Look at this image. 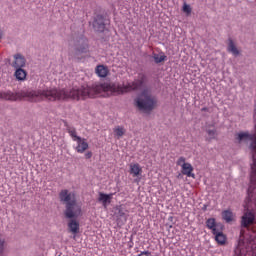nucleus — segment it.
<instances>
[{
    "label": "nucleus",
    "instance_id": "f257e3e1",
    "mask_svg": "<svg viewBox=\"0 0 256 256\" xmlns=\"http://www.w3.org/2000/svg\"><path fill=\"white\" fill-rule=\"evenodd\" d=\"M109 91V84H94L91 87L86 85L81 88H46L43 90L11 92V90L0 92V99L5 101H19L21 99H41L46 101H67L74 99H93L99 93Z\"/></svg>",
    "mask_w": 256,
    "mask_h": 256
},
{
    "label": "nucleus",
    "instance_id": "f03ea898",
    "mask_svg": "<svg viewBox=\"0 0 256 256\" xmlns=\"http://www.w3.org/2000/svg\"><path fill=\"white\" fill-rule=\"evenodd\" d=\"M59 200L65 205L64 215L66 219H70L68 222V229L73 235L79 233V221L76 219L81 217L82 209L81 205L77 203L75 193L69 192L67 189H63L59 193Z\"/></svg>",
    "mask_w": 256,
    "mask_h": 256
},
{
    "label": "nucleus",
    "instance_id": "7ed1b4c3",
    "mask_svg": "<svg viewBox=\"0 0 256 256\" xmlns=\"http://www.w3.org/2000/svg\"><path fill=\"white\" fill-rule=\"evenodd\" d=\"M89 53V40L83 34H72L68 40V55L70 59H81Z\"/></svg>",
    "mask_w": 256,
    "mask_h": 256
},
{
    "label": "nucleus",
    "instance_id": "20e7f679",
    "mask_svg": "<svg viewBox=\"0 0 256 256\" xmlns=\"http://www.w3.org/2000/svg\"><path fill=\"white\" fill-rule=\"evenodd\" d=\"M148 81L149 78H147V74L139 72L135 81L128 82L126 85H118L112 88V91L118 93V95H123L124 93H129L131 91H139V89L147 85Z\"/></svg>",
    "mask_w": 256,
    "mask_h": 256
},
{
    "label": "nucleus",
    "instance_id": "39448f33",
    "mask_svg": "<svg viewBox=\"0 0 256 256\" xmlns=\"http://www.w3.org/2000/svg\"><path fill=\"white\" fill-rule=\"evenodd\" d=\"M135 106L143 113H151L157 107V97L136 98Z\"/></svg>",
    "mask_w": 256,
    "mask_h": 256
},
{
    "label": "nucleus",
    "instance_id": "423d86ee",
    "mask_svg": "<svg viewBox=\"0 0 256 256\" xmlns=\"http://www.w3.org/2000/svg\"><path fill=\"white\" fill-rule=\"evenodd\" d=\"M251 225H255V213H253L252 211H247L241 216L240 237H243V235H245V229H251Z\"/></svg>",
    "mask_w": 256,
    "mask_h": 256
},
{
    "label": "nucleus",
    "instance_id": "0eeeda50",
    "mask_svg": "<svg viewBox=\"0 0 256 256\" xmlns=\"http://www.w3.org/2000/svg\"><path fill=\"white\" fill-rule=\"evenodd\" d=\"M107 25H109V19H107V16L103 14H97L94 16L92 27L96 33H105Z\"/></svg>",
    "mask_w": 256,
    "mask_h": 256
},
{
    "label": "nucleus",
    "instance_id": "6e6552de",
    "mask_svg": "<svg viewBox=\"0 0 256 256\" xmlns=\"http://www.w3.org/2000/svg\"><path fill=\"white\" fill-rule=\"evenodd\" d=\"M114 215L116 217V223L118 227H123L127 223V218L129 215L127 214V210L123 206H116Z\"/></svg>",
    "mask_w": 256,
    "mask_h": 256
},
{
    "label": "nucleus",
    "instance_id": "1a4fd4ad",
    "mask_svg": "<svg viewBox=\"0 0 256 256\" xmlns=\"http://www.w3.org/2000/svg\"><path fill=\"white\" fill-rule=\"evenodd\" d=\"M27 65V60L23 54L17 53L14 55V62L12 63V67L14 69H23Z\"/></svg>",
    "mask_w": 256,
    "mask_h": 256
},
{
    "label": "nucleus",
    "instance_id": "9d476101",
    "mask_svg": "<svg viewBox=\"0 0 256 256\" xmlns=\"http://www.w3.org/2000/svg\"><path fill=\"white\" fill-rule=\"evenodd\" d=\"M206 227L211 229L212 233H217L219 229H223L221 224H218L215 218H209L206 220Z\"/></svg>",
    "mask_w": 256,
    "mask_h": 256
},
{
    "label": "nucleus",
    "instance_id": "9b49d317",
    "mask_svg": "<svg viewBox=\"0 0 256 256\" xmlns=\"http://www.w3.org/2000/svg\"><path fill=\"white\" fill-rule=\"evenodd\" d=\"M64 127H66L67 133H69L72 141H81V137L77 135V129L70 126L67 122H64Z\"/></svg>",
    "mask_w": 256,
    "mask_h": 256
},
{
    "label": "nucleus",
    "instance_id": "f8f14e48",
    "mask_svg": "<svg viewBox=\"0 0 256 256\" xmlns=\"http://www.w3.org/2000/svg\"><path fill=\"white\" fill-rule=\"evenodd\" d=\"M111 199H113V193L105 194L103 192H99L98 201L102 203L103 207H107L109 203H111Z\"/></svg>",
    "mask_w": 256,
    "mask_h": 256
},
{
    "label": "nucleus",
    "instance_id": "ddd939ff",
    "mask_svg": "<svg viewBox=\"0 0 256 256\" xmlns=\"http://www.w3.org/2000/svg\"><path fill=\"white\" fill-rule=\"evenodd\" d=\"M182 175H186V177H192L195 179V174H193V166L191 163L187 164H182V170H181Z\"/></svg>",
    "mask_w": 256,
    "mask_h": 256
},
{
    "label": "nucleus",
    "instance_id": "4468645a",
    "mask_svg": "<svg viewBox=\"0 0 256 256\" xmlns=\"http://www.w3.org/2000/svg\"><path fill=\"white\" fill-rule=\"evenodd\" d=\"M77 146H76V151L77 153H85L89 149V143L85 141V139L80 138V141H76Z\"/></svg>",
    "mask_w": 256,
    "mask_h": 256
},
{
    "label": "nucleus",
    "instance_id": "2eb2a0df",
    "mask_svg": "<svg viewBox=\"0 0 256 256\" xmlns=\"http://www.w3.org/2000/svg\"><path fill=\"white\" fill-rule=\"evenodd\" d=\"M221 230L222 229L216 230V232L212 234L215 235V241L218 245H225L227 237L225 236V234H223Z\"/></svg>",
    "mask_w": 256,
    "mask_h": 256
},
{
    "label": "nucleus",
    "instance_id": "dca6fc26",
    "mask_svg": "<svg viewBox=\"0 0 256 256\" xmlns=\"http://www.w3.org/2000/svg\"><path fill=\"white\" fill-rule=\"evenodd\" d=\"M234 256H247V248H245V244L238 242L234 250Z\"/></svg>",
    "mask_w": 256,
    "mask_h": 256
},
{
    "label": "nucleus",
    "instance_id": "f3484780",
    "mask_svg": "<svg viewBox=\"0 0 256 256\" xmlns=\"http://www.w3.org/2000/svg\"><path fill=\"white\" fill-rule=\"evenodd\" d=\"M141 173H143L141 165H139L138 163L130 165V175H133V177H139Z\"/></svg>",
    "mask_w": 256,
    "mask_h": 256
},
{
    "label": "nucleus",
    "instance_id": "a211bd4d",
    "mask_svg": "<svg viewBox=\"0 0 256 256\" xmlns=\"http://www.w3.org/2000/svg\"><path fill=\"white\" fill-rule=\"evenodd\" d=\"M227 51L229 53H232L235 57L239 56V49H237V46H235V42H233V39H228V48Z\"/></svg>",
    "mask_w": 256,
    "mask_h": 256
},
{
    "label": "nucleus",
    "instance_id": "6ab92c4d",
    "mask_svg": "<svg viewBox=\"0 0 256 256\" xmlns=\"http://www.w3.org/2000/svg\"><path fill=\"white\" fill-rule=\"evenodd\" d=\"M14 76L17 81H25L27 79V71L23 68H16Z\"/></svg>",
    "mask_w": 256,
    "mask_h": 256
},
{
    "label": "nucleus",
    "instance_id": "aec40b11",
    "mask_svg": "<svg viewBox=\"0 0 256 256\" xmlns=\"http://www.w3.org/2000/svg\"><path fill=\"white\" fill-rule=\"evenodd\" d=\"M96 74L98 75V77L105 78L109 74V70L103 65H98L96 67Z\"/></svg>",
    "mask_w": 256,
    "mask_h": 256
},
{
    "label": "nucleus",
    "instance_id": "412c9836",
    "mask_svg": "<svg viewBox=\"0 0 256 256\" xmlns=\"http://www.w3.org/2000/svg\"><path fill=\"white\" fill-rule=\"evenodd\" d=\"M113 133H114V137H116L117 139H121V137H123V135H125V133H126L125 127L116 126L113 129Z\"/></svg>",
    "mask_w": 256,
    "mask_h": 256
},
{
    "label": "nucleus",
    "instance_id": "4be33fe9",
    "mask_svg": "<svg viewBox=\"0 0 256 256\" xmlns=\"http://www.w3.org/2000/svg\"><path fill=\"white\" fill-rule=\"evenodd\" d=\"M152 58L154 59V63H156V65H159V63H163V61H167V56H165V54L159 55L154 52L152 54Z\"/></svg>",
    "mask_w": 256,
    "mask_h": 256
},
{
    "label": "nucleus",
    "instance_id": "5701e85b",
    "mask_svg": "<svg viewBox=\"0 0 256 256\" xmlns=\"http://www.w3.org/2000/svg\"><path fill=\"white\" fill-rule=\"evenodd\" d=\"M222 219H224L226 223H231V221H233V212L231 210H224L222 212Z\"/></svg>",
    "mask_w": 256,
    "mask_h": 256
},
{
    "label": "nucleus",
    "instance_id": "b1692460",
    "mask_svg": "<svg viewBox=\"0 0 256 256\" xmlns=\"http://www.w3.org/2000/svg\"><path fill=\"white\" fill-rule=\"evenodd\" d=\"M206 133L208 134V137L206 138V141H213V139L217 138V130L208 129L206 130Z\"/></svg>",
    "mask_w": 256,
    "mask_h": 256
},
{
    "label": "nucleus",
    "instance_id": "393cba45",
    "mask_svg": "<svg viewBox=\"0 0 256 256\" xmlns=\"http://www.w3.org/2000/svg\"><path fill=\"white\" fill-rule=\"evenodd\" d=\"M5 247H7V242L4 238H0V256H5Z\"/></svg>",
    "mask_w": 256,
    "mask_h": 256
},
{
    "label": "nucleus",
    "instance_id": "a878e982",
    "mask_svg": "<svg viewBox=\"0 0 256 256\" xmlns=\"http://www.w3.org/2000/svg\"><path fill=\"white\" fill-rule=\"evenodd\" d=\"M147 97H155L151 94L149 89L145 88L141 91L140 95L137 98H147Z\"/></svg>",
    "mask_w": 256,
    "mask_h": 256
},
{
    "label": "nucleus",
    "instance_id": "bb28decb",
    "mask_svg": "<svg viewBox=\"0 0 256 256\" xmlns=\"http://www.w3.org/2000/svg\"><path fill=\"white\" fill-rule=\"evenodd\" d=\"M177 165L179 166V167H183V165H185V164H187L186 162H185V157H183V156H181L180 158H178V160H177Z\"/></svg>",
    "mask_w": 256,
    "mask_h": 256
},
{
    "label": "nucleus",
    "instance_id": "cd10ccee",
    "mask_svg": "<svg viewBox=\"0 0 256 256\" xmlns=\"http://www.w3.org/2000/svg\"><path fill=\"white\" fill-rule=\"evenodd\" d=\"M183 12L187 13L188 15L191 14V6L188 4L183 5Z\"/></svg>",
    "mask_w": 256,
    "mask_h": 256
},
{
    "label": "nucleus",
    "instance_id": "c85d7f7f",
    "mask_svg": "<svg viewBox=\"0 0 256 256\" xmlns=\"http://www.w3.org/2000/svg\"><path fill=\"white\" fill-rule=\"evenodd\" d=\"M91 157H93V152H87V153L85 154V158H86V159H91Z\"/></svg>",
    "mask_w": 256,
    "mask_h": 256
},
{
    "label": "nucleus",
    "instance_id": "c756f323",
    "mask_svg": "<svg viewBox=\"0 0 256 256\" xmlns=\"http://www.w3.org/2000/svg\"><path fill=\"white\" fill-rule=\"evenodd\" d=\"M201 111H209V108L203 107V108L201 109Z\"/></svg>",
    "mask_w": 256,
    "mask_h": 256
},
{
    "label": "nucleus",
    "instance_id": "7c9ffc66",
    "mask_svg": "<svg viewBox=\"0 0 256 256\" xmlns=\"http://www.w3.org/2000/svg\"><path fill=\"white\" fill-rule=\"evenodd\" d=\"M0 39H3V32L0 30Z\"/></svg>",
    "mask_w": 256,
    "mask_h": 256
},
{
    "label": "nucleus",
    "instance_id": "2f4dec72",
    "mask_svg": "<svg viewBox=\"0 0 256 256\" xmlns=\"http://www.w3.org/2000/svg\"><path fill=\"white\" fill-rule=\"evenodd\" d=\"M205 209H207V206H204L203 210L205 211Z\"/></svg>",
    "mask_w": 256,
    "mask_h": 256
}]
</instances>
